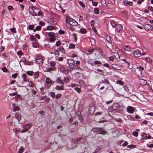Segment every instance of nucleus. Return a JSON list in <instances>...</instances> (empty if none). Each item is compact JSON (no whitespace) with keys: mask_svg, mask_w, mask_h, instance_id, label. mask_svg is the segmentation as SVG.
Listing matches in <instances>:
<instances>
[{"mask_svg":"<svg viewBox=\"0 0 153 153\" xmlns=\"http://www.w3.org/2000/svg\"><path fill=\"white\" fill-rule=\"evenodd\" d=\"M36 62L39 64L42 63L43 62V59L42 57L40 56H37L36 59Z\"/></svg>","mask_w":153,"mask_h":153,"instance_id":"1a4fd4ad","label":"nucleus"},{"mask_svg":"<svg viewBox=\"0 0 153 153\" xmlns=\"http://www.w3.org/2000/svg\"><path fill=\"white\" fill-rule=\"evenodd\" d=\"M94 48H92L91 50H86L87 53L88 54H89L93 52L94 51Z\"/></svg>","mask_w":153,"mask_h":153,"instance_id":"4be33fe9","label":"nucleus"},{"mask_svg":"<svg viewBox=\"0 0 153 153\" xmlns=\"http://www.w3.org/2000/svg\"><path fill=\"white\" fill-rule=\"evenodd\" d=\"M146 80L143 79H140L139 81V83L142 85H144L147 84Z\"/></svg>","mask_w":153,"mask_h":153,"instance_id":"9d476101","label":"nucleus"},{"mask_svg":"<svg viewBox=\"0 0 153 153\" xmlns=\"http://www.w3.org/2000/svg\"><path fill=\"white\" fill-rule=\"evenodd\" d=\"M92 130L94 132H97L99 131L98 127L94 128H92Z\"/></svg>","mask_w":153,"mask_h":153,"instance_id":"603ef678","label":"nucleus"},{"mask_svg":"<svg viewBox=\"0 0 153 153\" xmlns=\"http://www.w3.org/2000/svg\"><path fill=\"white\" fill-rule=\"evenodd\" d=\"M33 62H30L27 61H26L25 62V64L26 65H32Z\"/></svg>","mask_w":153,"mask_h":153,"instance_id":"393cba45","label":"nucleus"},{"mask_svg":"<svg viewBox=\"0 0 153 153\" xmlns=\"http://www.w3.org/2000/svg\"><path fill=\"white\" fill-rule=\"evenodd\" d=\"M66 23L69 22L70 25L72 26H77V22L74 19L71 18H70L68 16L66 17Z\"/></svg>","mask_w":153,"mask_h":153,"instance_id":"f257e3e1","label":"nucleus"},{"mask_svg":"<svg viewBox=\"0 0 153 153\" xmlns=\"http://www.w3.org/2000/svg\"><path fill=\"white\" fill-rule=\"evenodd\" d=\"M15 117L18 120V121L21 120V116L20 114H16L15 115Z\"/></svg>","mask_w":153,"mask_h":153,"instance_id":"cd10ccee","label":"nucleus"},{"mask_svg":"<svg viewBox=\"0 0 153 153\" xmlns=\"http://www.w3.org/2000/svg\"><path fill=\"white\" fill-rule=\"evenodd\" d=\"M49 22H50L51 23H52V25H54V20L52 18H50L49 19L48 21Z\"/></svg>","mask_w":153,"mask_h":153,"instance_id":"a19ab883","label":"nucleus"},{"mask_svg":"<svg viewBox=\"0 0 153 153\" xmlns=\"http://www.w3.org/2000/svg\"><path fill=\"white\" fill-rule=\"evenodd\" d=\"M10 30L13 33H16L15 28H12Z\"/></svg>","mask_w":153,"mask_h":153,"instance_id":"0e129e2a","label":"nucleus"},{"mask_svg":"<svg viewBox=\"0 0 153 153\" xmlns=\"http://www.w3.org/2000/svg\"><path fill=\"white\" fill-rule=\"evenodd\" d=\"M111 67L114 69L120 70L122 68L123 66L116 64H112Z\"/></svg>","mask_w":153,"mask_h":153,"instance_id":"39448f33","label":"nucleus"},{"mask_svg":"<svg viewBox=\"0 0 153 153\" xmlns=\"http://www.w3.org/2000/svg\"><path fill=\"white\" fill-rule=\"evenodd\" d=\"M51 97H52V98H54L55 96V93L53 92H51Z\"/></svg>","mask_w":153,"mask_h":153,"instance_id":"864d4df0","label":"nucleus"},{"mask_svg":"<svg viewBox=\"0 0 153 153\" xmlns=\"http://www.w3.org/2000/svg\"><path fill=\"white\" fill-rule=\"evenodd\" d=\"M146 62H152V60L149 57H147L146 58Z\"/></svg>","mask_w":153,"mask_h":153,"instance_id":"de8ad7c7","label":"nucleus"},{"mask_svg":"<svg viewBox=\"0 0 153 153\" xmlns=\"http://www.w3.org/2000/svg\"><path fill=\"white\" fill-rule=\"evenodd\" d=\"M152 26L151 25L149 24H146L144 26V28L146 30H150L152 29Z\"/></svg>","mask_w":153,"mask_h":153,"instance_id":"f8f14e48","label":"nucleus"},{"mask_svg":"<svg viewBox=\"0 0 153 153\" xmlns=\"http://www.w3.org/2000/svg\"><path fill=\"white\" fill-rule=\"evenodd\" d=\"M32 126L31 123H28L25 125L24 126V129L20 132L21 133H23L27 131L31 128Z\"/></svg>","mask_w":153,"mask_h":153,"instance_id":"7ed1b4c3","label":"nucleus"},{"mask_svg":"<svg viewBox=\"0 0 153 153\" xmlns=\"http://www.w3.org/2000/svg\"><path fill=\"white\" fill-rule=\"evenodd\" d=\"M49 41L51 42H54L55 40V37H50L49 39Z\"/></svg>","mask_w":153,"mask_h":153,"instance_id":"7c9ffc66","label":"nucleus"},{"mask_svg":"<svg viewBox=\"0 0 153 153\" xmlns=\"http://www.w3.org/2000/svg\"><path fill=\"white\" fill-rule=\"evenodd\" d=\"M59 51L61 52L62 53H65V49L62 46H60L59 48Z\"/></svg>","mask_w":153,"mask_h":153,"instance_id":"6ab92c4d","label":"nucleus"},{"mask_svg":"<svg viewBox=\"0 0 153 153\" xmlns=\"http://www.w3.org/2000/svg\"><path fill=\"white\" fill-rule=\"evenodd\" d=\"M90 41L92 45H94L95 44V41L94 39L91 38L90 39Z\"/></svg>","mask_w":153,"mask_h":153,"instance_id":"c85d7f7f","label":"nucleus"},{"mask_svg":"<svg viewBox=\"0 0 153 153\" xmlns=\"http://www.w3.org/2000/svg\"><path fill=\"white\" fill-rule=\"evenodd\" d=\"M61 45V42L59 40L57 41L55 45L57 47H58Z\"/></svg>","mask_w":153,"mask_h":153,"instance_id":"c03bdc74","label":"nucleus"},{"mask_svg":"<svg viewBox=\"0 0 153 153\" xmlns=\"http://www.w3.org/2000/svg\"><path fill=\"white\" fill-rule=\"evenodd\" d=\"M35 36L38 39H40L39 35L38 33L36 34Z\"/></svg>","mask_w":153,"mask_h":153,"instance_id":"e2e57ef3","label":"nucleus"},{"mask_svg":"<svg viewBox=\"0 0 153 153\" xmlns=\"http://www.w3.org/2000/svg\"><path fill=\"white\" fill-rule=\"evenodd\" d=\"M142 50L140 49H137L133 52V55L136 58H138L140 57L142 55H144L146 53L143 52L142 53Z\"/></svg>","mask_w":153,"mask_h":153,"instance_id":"f03ea898","label":"nucleus"},{"mask_svg":"<svg viewBox=\"0 0 153 153\" xmlns=\"http://www.w3.org/2000/svg\"><path fill=\"white\" fill-rule=\"evenodd\" d=\"M124 49L125 50L128 51H130L131 50V48L127 45L125 46L124 47Z\"/></svg>","mask_w":153,"mask_h":153,"instance_id":"f704fd0d","label":"nucleus"},{"mask_svg":"<svg viewBox=\"0 0 153 153\" xmlns=\"http://www.w3.org/2000/svg\"><path fill=\"white\" fill-rule=\"evenodd\" d=\"M124 4L125 5L127 6L129 5L130 6H132L133 4V3L131 1H124L123 2Z\"/></svg>","mask_w":153,"mask_h":153,"instance_id":"dca6fc26","label":"nucleus"},{"mask_svg":"<svg viewBox=\"0 0 153 153\" xmlns=\"http://www.w3.org/2000/svg\"><path fill=\"white\" fill-rule=\"evenodd\" d=\"M74 89L79 94L81 92V89L79 88L78 87H75L74 88Z\"/></svg>","mask_w":153,"mask_h":153,"instance_id":"58836bf2","label":"nucleus"},{"mask_svg":"<svg viewBox=\"0 0 153 153\" xmlns=\"http://www.w3.org/2000/svg\"><path fill=\"white\" fill-rule=\"evenodd\" d=\"M32 12H30V14L33 16H37V14L33 10H32Z\"/></svg>","mask_w":153,"mask_h":153,"instance_id":"8fccbe9b","label":"nucleus"},{"mask_svg":"<svg viewBox=\"0 0 153 153\" xmlns=\"http://www.w3.org/2000/svg\"><path fill=\"white\" fill-rule=\"evenodd\" d=\"M62 96V94H58L56 95V99H58L60 98Z\"/></svg>","mask_w":153,"mask_h":153,"instance_id":"a18cd8bd","label":"nucleus"},{"mask_svg":"<svg viewBox=\"0 0 153 153\" xmlns=\"http://www.w3.org/2000/svg\"><path fill=\"white\" fill-rule=\"evenodd\" d=\"M39 75V72L38 71H37L34 74V78H37L38 77Z\"/></svg>","mask_w":153,"mask_h":153,"instance_id":"09e8293b","label":"nucleus"},{"mask_svg":"<svg viewBox=\"0 0 153 153\" xmlns=\"http://www.w3.org/2000/svg\"><path fill=\"white\" fill-rule=\"evenodd\" d=\"M95 110V107L94 106H91L89 108V113L91 114H93Z\"/></svg>","mask_w":153,"mask_h":153,"instance_id":"9b49d317","label":"nucleus"},{"mask_svg":"<svg viewBox=\"0 0 153 153\" xmlns=\"http://www.w3.org/2000/svg\"><path fill=\"white\" fill-rule=\"evenodd\" d=\"M26 73L28 75L32 76L34 72L32 71H27Z\"/></svg>","mask_w":153,"mask_h":153,"instance_id":"72a5a7b5","label":"nucleus"},{"mask_svg":"<svg viewBox=\"0 0 153 153\" xmlns=\"http://www.w3.org/2000/svg\"><path fill=\"white\" fill-rule=\"evenodd\" d=\"M27 76L26 74H23L22 75V78H23L25 82H26L27 81L26 79Z\"/></svg>","mask_w":153,"mask_h":153,"instance_id":"c9c22d12","label":"nucleus"},{"mask_svg":"<svg viewBox=\"0 0 153 153\" xmlns=\"http://www.w3.org/2000/svg\"><path fill=\"white\" fill-rule=\"evenodd\" d=\"M56 82L62 85H64V82L63 80L61 79L60 78L58 77L56 79Z\"/></svg>","mask_w":153,"mask_h":153,"instance_id":"f3484780","label":"nucleus"},{"mask_svg":"<svg viewBox=\"0 0 153 153\" xmlns=\"http://www.w3.org/2000/svg\"><path fill=\"white\" fill-rule=\"evenodd\" d=\"M53 51L54 52V54L56 57H58L59 56V52L57 49L54 48Z\"/></svg>","mask_w":153,"mask_h":153,"instance_id":"a211bd4d","label":"nucleus"},{"mask_svg":"<svg viewBox=\"0 0 153 153\" xmlns=\"http://www.w3.org/2000/svg\"><path fill=\"white\" fill-rule=\"evenodd\" d=\"M30 39L31 41L36 42L37 41L36 38H35L33 35H31L30 36Z\"/></svg>","mask_w":153,"mask_h":153,"instance_id":"412c9836","label":"nucleus"},{"mask_svg":"<svg viewBox=\"0 0 153 153\" xmlns=\"http://www.w3.org/2000/svg\"><path fill=\"white\" fill-rule=\"evenodd\" d=\"M80 32L82 33L85 34L87 32V30L85 29L82 28L80 29Z\"/></svg>","mask_w":153,"mask_h":153,"instance_id":"aec40b11","label":"nucleus"},{"mask_svg":"<svg viewBox=\"0 0 153 153\" xmlns=\"http://www.w3.org/2000/svg\"><path fill=\"white\" fill-rule=\"evenodd\" d=\"M110 23L113 27H115L116 26V24L115 22L113 20H111L110 21Z\"/></svg>","mask_w":153,"mask_h":153,"instance_id":"5701e85b","label":"nucleus"},{"mask_svg":"<svg viewBox=\"0 0 153 153\" xmlns=\"http://www.w3.org/2000/svg\"><path fill=\"white\" fill-rule=\"evenodd\" d=\"M134 110V108L132 106H130L127 108V111L130 114H132Z\"/></svg>","mask_w":153,"mask_h":153,"instance_id":"6e6552de","label":"nucleus"},{"mask_svg":"<svg viewBox=\"0 0 153 153\" xmlns=\"http://www.w3.org/2000/svg\"><path fill=\"white\" fill-rule=\"evenodd\" d=\"M52 16L54 18L56 19H58L59 18V16L58 15L55 14H53L52 15Z\"/></svg>","mask_w":153,"mask_h":153,"instance_id":"e433bc0d","label":"nucleus"},{"mask_svg":"<svg viewBox=\"0 0 153 153\" xmlns=\"http://www.w3.org/2000/svg\"><path fill=\"white\" fill-rule=\"evenodd\" d=\"M69 48L70 49H74L75 48V45L72 43H70L69 44Z\"/></svg>","mask_w":153,"mask_h":153,"instance_id":"473e14b6","label":"nucleus"},{"mask_svg":"<svg viewBox=\"0 0 153 153\" xmlns=\"http://www.w3.org/2000/svg\"><path fill=\"white\" fill-rule=\"evenodd\" d=\"M47 29L48 30H52L54 29V27L51 26H48L47 28Z\"/></svg>","mask_w":153,"mask_h":153,"instance_id":"79ce46f5","label":"nucleus"},{"mask_svg":"<svg viewBox=\"0 0 153 153\" xmlns=\"http://www.w3.org/2000/svg\"><path fill=\"white\" fill-rule=\"evenodd\" d=\"M148 9L151 11H153V7L152 6L148 7Z\"/></svg>","mask_w":153,"mask_h":153,"instance_id":"774afa93","label":"nucleus"},{"mask_svg":"<svg viewBox=\"0 0 153 153\" xmlns=\"http://www.w3.org/2000/svg\"><path fill=\"white\" fill-rule=\"evenodd\" d=\"M34 27V26L33 25H30L29 26V28L30 30L33 29Z\"/></svg>","mask_w":153,"mask_h":153,"instance_id":"4d7b16f0","label":"nucleus"},{"mask_svg":"<svg viewBox=\"0 0 153 153\" xmlns=\"http://www.w3.org/2000/svg\"><path fill=\"white\" fill-rule=\"evenodd\" d=\"M51 81L49 77H47L46 78V82L47 84H49L51 83Z\"/></svg>","mask_w":153,"mask_h":153,"instance_id":"2f4dec72","label":"nucleus"},{"mask_svg":"<svg viewBox=\"0 0 153 153\" xmlns=\"http://www.w3.org/2000/svg\"><path fill=\"white\" fill-rule=\"evenodd\" d=\"M23 54V52H22V51H21V50L17 52V54L18 55H22Z\"/></svg>","mask_w":153,"mask_h":153,"instance_id":"13d9d810","label":"nucleus"},{"mask_svg":"<svg viewBox=\"0 0 153 153\" xmlns=\"http://www.w3.org/2000/svg\"><path fill=\"white\" fill-rule=\"evenodd\" d=\"M82 139V137H80L79 138H78L77 139L75 140L74 141V143H76L77 142L79 141L80 140H81Z\"/></svg>","mask_w":153,"mask_h":153,"instance_id":"37998d69","label":"nucleus"},{"mask_svg":"<svg viewBox=\"0 0 153 153\" xmlns=\"http://www.w3.org/2000/svg\"><path fill=\"white\" fill-rule=\"evenodd\" d=\"M116 83L120 85H123V82L121 80L117 81Z\"/></svg>","mask_w":153,"mask_h":153,"instance_id":"6e6d98bb","label":"nucleus"},{"mask_svg":"<svg viewBox=\"0 0 153 153\" xmlns=\"http://www.w3.org/2000/svg\"><path fill=\"white\" fill-rule=\"evenodd\" d=\"M78 85L76 84L72 83L71 84V86L72 88H74L75 87L78 86Z\"/></svg>","mask_w":153,"mask_h":153,"instance_id":"052dcab7","label":"nucleus"},{"mask_svg":"<svg viewBox=\"0 0 153 153\" xmlns=\"http://www.w3.org/2000/svg\"><path fill=\"white\" fill-rule=\"evenodd\" d=\"M33 46L34 47H35V48H37L38 47V44L36 42H34L33 44Z\"/></svg>","mask_w":153,"mask_h":153,"instance_id":"69168bd1","label":"nucleus"},{"mask_svg":"<svg viewBox=\"0 0 153 153\" xmlns=\"http://www.w3.org/2000/svg\"><path fill=\"white\" fill-rule=\"evenodd\" d=\"M39 24L42 26H44L45 25V22H43V21H40L39 22Z\"/></svg>","mask_w":153,"mask_h":153,"instance_id":"338daca9","label":"nucleus"},{"mask_svg":"<svg viewBox=\"0 0 153 153\" xmlns=\"http://www.w3.org/2000/svg\"><path fill=\"white\" fill-rule=\"evenodd\" d=\"M116 30L117 32H119L121 30L123 29V26L121 25H118L116 26Z\"/></svg>","mask_w":153,"mask_h":153,"instance_id":"ddd939ff","label":"nucleus"},{"mask_svg":"<svg viewBox=\"0 0 153 153\" xmlns=\"http://www.w3.org/2000/svg\"><path fill=\"white\" fill-rule=\"evenodd\" d=\"M94 12L96 14H97L99 13V10L97 7H96L94 8Z\"/></svg>","mask_w":153,"mask_h":153,"instance_id":"4c0bfd02","label":"nucleus"},{"mask_svg":"<svg viewBox=\"0 0 153 153\" xmlns=\"http://www.w3.org/2000/svg\"><path fill=\"white\" fill-rule=\"evenodd\" d=\"M119 107V106L117 104H115L112 107H109L108 108V110L109 112H111L112 111V110H111V111L110 109H113V110H115L118 108Z\"/></svg>","mask_w":153,"mask_h":153,"instance_id":"423d86ee","label":"nucleus"},{"mask_svg":"<svg viewBox=\"0 0 153 153\" xmlns=\"http://www.w3.org/2000/svg\"><path fill=\"white\" fill-rule=\"evenodd\" d=\"M67 63L69 65L70 68L72 69H74V66L75 65L74 60L71 59H69L67 60Z\"/></svg>","mask_w":153,"mask_h":153,"instance_id":"20e7f679","label":"nucleus"},{"mask_svg":"<svg viewBox=\"0 0 153 153\" xmlns=\"http://www.w3.org/2000/svg\"><path fill=\"white\" fill-rule=\"evenodd\" d=\"M64 86L63 85H62L61 86L59 85H56L55 87L56 89L58 91L64 90Z\"/></svg>","mask_w":153,"mask_h":153,"instance_id":"4468645a","label":"nucleus"},{"mask_svg":"<svg viewBox=\"0 0 153 153\" xmlns=\"http://www.w3.org/2000/svg\"><path fill=\"white\" fill-rule=\"evenodd\" d=\"M140 20L143 22H144L145 21H147L148 19L146 17H140Z\"/></svg>","mask_w":153,"mask_h":153,"instance_id":"a878e982","label":"nucleus"},{"mask_svg":"<svg viewBox=\"0 0 153 153\" xmlns=\"http://www.w3.org/2000/svg\"><path fill=\"white\" fill-rule=\"evenodd\" d=\"M64 81L65 82H69L70 79L66 77L64 79Z\"/></svg>","mask_w":153,"mask_h":153,"instance_id":"5fc2aeb1","label":"nucleus"},{"mask_svg":"<svg viewBox=\"0 0 153 153\" xmlns=\"http://www.w3.org/2000/svg\"><path fill=\"white\" fill-rule=\"evenodd\" d=\"M17 75L18 74L17 73H16L15 74H13L12 75V77L15 78L17 77Z\"/></svg>","mask_w":153,"mask_h":153,"instance_id":"bf43d9fd","label":"nucleus"},{"mask_svg":"<svg viewBox=\"0 0 153 153\" xmlns=\"http://www.w3.org/2000/svg\"><path fill=\"white\" fill-rule=\"evenodd\" d=\"M55 64H56V63L54 62H52L50 63V65L51 66H52L53 67H54Z\"/></svg>","mask_w":153,"mask_h":153,"instance_id":"680f3d73","label":"nucleus"},{"mask_svg":"<svg viewBox=\"0 0 153 153\" xmlns=\"http://www.w3.org/2000/svg\"><path fill=\"white\" fill-rule=\"evenodd\" d=\"M55 33L52 32H49L48 33V35L50 37H54Z\"/></svg>","mask_w":153,"mask_h":153,"instance_id":"bb28decb","label":"nucleus"},{"mask_svg":"<svg viewBox=\"0 0 153 153\" xmlns=\"http://www.w3.org/2000/svg\"><path fill=\"white\" fill-rule=\"evenodd\" d=\"M114 57L116 59H117L118 58L119 59L120 56L119 55L118 53H114Z\"/></svg>","mask_w":153,"mask_h":153,"instance_id":"ea45409f","label":"nucleus"},{"mask_svg":"<svg viewBox=\"0 0 153 153\" xmlns=\"http://www.w3.org/2000/svg\"><path fill=\"white\" fill-rule=\"evenodd\" d=\"M127 148H134L136 146L134 145H128L127 146Z\"/></svg>","mask_w":153,"mask_h":153,"instance_id":"3c124183","label":"nucleus"},{"mask_svg":"<svg viewBox=\"0 0 153 153\" xmlns=\"http://www.w3.org/2000/svg\"><path fill=\"white\" fill-rule=\"evenodd\" d=\"M135 74L139 77H141L142 76V71L138 69H136L135 71Z\"/></svg>","mask_w":153,"mask_h":153,"instance_id":"0eeeda50","label":"nucleus"},{"mask_svg":"<svg viewBox=\"0 0 153 153\" xmlns=\"http://www.w3.org/2000/svg\"><path fill=\"white\" fill-rule=\"evenodd\" d=\"M107 131L104 130L98 132V133L100 134L104 135L106 134Z\"/></svg>","mask_w":153,"mask_h":153,"instance_id":"c756f323","label":"nucleus"},{"mask_svg":"<svg viewBox=\"0 0 153 153\" xmlns=\"http://www.w3.org/2000/svg\"><path fill=\"white\" fill-rule=\"evenodd\" d=\"M133 135L137 137L138 135V132L137 131H134L133 132Z\"/></svg>","mask_w":153,"mask_h":153,"instance_id":"49530a36","label":"nucleus"},{"mask_svg":"<svg viewBox=\"0 0 153 153\" xmlns=\"http://www.w3.org/2000/svg\"><path fill=\"white\" fill-rule=\"evenodd\" d=\"M106 40L107 42L109 43L110 44L112 45H111V38L110 36H109L107 35L106 36Z\"/></svg>","mask_w":153,"mask_h":153,"instance_id":"2eb2a0df","label":"nucleus"},{"mask_svg":"<svg viewBox=\"0 0 153 153\" xmlns=\"http://www.w3.org/2000/svg\"><path fill=\"white\" fill-rule=\"evenodd\" d=\"M146 134H143L141 139V140H146L147 139V138H146Z\"/></svg>","mask_w":153,"mask_h":153,"instance_id":"b1692460","label":"nucleus"}]
</instances>
